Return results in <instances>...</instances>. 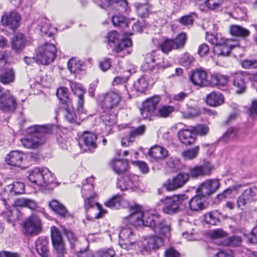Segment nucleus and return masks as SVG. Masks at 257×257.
Instances as JSON below:
<instances>
[{"label":"nucleus","instance_id":"3","mask_svg":"<svg viewBox=\"0 0 257 257\" xmlns=\"http://www.w3.org/2000/svg\"><path fill=\"white\" fill-rule=\"evenodd\" d=\"M28 179L38 186L47 187L56 183V177L47 168H36L29 172Z\"/></svg>","mask_w":257,"mask_h":257},{"label":"nucleus","instance_id":"10","mask_svg":"<svg viewBox=\"0 0 257 257\" xmlns=\"http://www.w3.org/2000/svg\"><path fill=\"white\" fill-rule=\"evenodd\" d=\"M24 232L28 235H36L42 230L41 220L36 216L32 215L23 222Z\"/></svg>","mask_w":257,"mask_h":257},{"label":"nucleus","instance_id":"33","mask_svg":"<svg viewBox=\"0 0 257 257\" xmlns=\"http://www.w3.org/2000/svg\"><path fill=\"white\" fill-rule=\"evenodd\" d=\"M125 201L123 199L121 196L116 195L105 203V205L110 208L117 209H119L121 206L124 207L123 204Z\"/></svg>","mask_w":257,"mask_h":257},{"label":"nucleus","instance_id":"41","mask_svg":"<svg viewBox=\"0 0 257 257\" xmlns=\"http://www.w3.org/2000/svg\"><path fill=\"white\" fill-rule=\"evenodd\" d=\"M110 165L112 170L118 174L126 172L128 166L127 162H111Z\"/></svg>","mask_w":257,"mask_h":257},{"label":"nucleus","instance_id":"16","mask_svg":"<svg viewBox=\"0 0 257 257\" xmlns=\"http://www.w3.org/2000/svg\"><path fill=\"white\" fill-rule=\"evenodd\" d=\"M17 107L15 98L10 92H4V95L1 98L0 110L5 112H14Z\"/></svg>","mask_w":257,"mask_h":257},{"label":"nucleus","instance_id":"25","mask_svg":"<svg viewBox=\"0 0 257 257\" xmlns=\"http://www.w3.org/2000/svg\"><path fill=\"white\" fill-rule=\"evenodd\" d=\"M181 142L185 145H190L194 143L195 140V134L190 129H181L178 132Z\"/></svg>","mask_w":257,"mask_h":257},{"label":"nucleus","instance_id":"55","mask_svg":"<svg viewBox=\"0 0 257 257\" xmlns=\"http://www.w3.org/2000/svg\"><path fill=\"white\" fill-rule=\"evenodd\" d=\"M194 58L189 53H184L181 57L180 62L186 67H189L194 62Z\"/></svg>","mask_w":257,"mask_h":257},{"label":"nucleus","instance_id":"17","mask_svg":"<svg viewBox=\"0 0 257 257\" xmlns=\"http://www.w3.org/2000/svg\"><path fill=\"white\" fill-rule=\"evenodd\" d=\"M162 66H163L161 64L160 59L158 58L157 51H153L151 53L147 54L142 68L144 71H148Z\"/></svg>","mask_w":257,"mask_h":257},{"label":"nucleus","instance_id":"40","mask_svg":"<svg viewBox=\"0 0 257 257\" xmlns=\"http://www.w3.org/2000/svg\"><path fill=\"white\" fill-rule=\"evenodd\" d=\"M174 46L173 40L169 39H166L159 44V48H160L162 52L166 54H168L173 49H175Z\"/></svg>","mask_w":257,"mask_h":257},{"label":"nucleus","instance_id":"11","mask_svg":"<svg viewBox=\"0 0 257 257\" xmlns=\"http://www.w3.org/2000/svg\"><path fill=\"white\" fill-rule=\"evenodd\" d=\"M21 17L16 11H11L5 13L1 17V23L4 26L15 30L20 25Z\"/></svg>","mask_w":257,"mask_h":257},{"label":"nucleus","instance_id":"38","mask_svg":"<svg viewBox=\"0 0 257 257\" xmlns=\"http://www.w3.org/2000/svg\"><path fill=\"white\" fill-rule=\"evenodd\" d=\"M228 40L226 41L225 43L221 45L219 47H216L213 51L215 55L218 56H227L229 55L232 47L228 44Z\"/></svg>","mask_w":257,"mask_h":257},{"label":"nucleus","instance_id":"45","mask_svg":"<svg viewBox=\"0 0 257 257\" xmlns=\"http://www.w3.org/2000/svg\"><path fill=\"white\" fill-rule=\"evenodd\" d=\"M68 68L71 73H79L82 70L81 64L80 61H77L75 59L72 58L68 62Z\"/></svg>","mask_w":257,"mask_h":257},{"label":"nucleus","instance_id":"18","mask_svg":"<svg viewBox=\"0 0 257 257\" xmlns=\"http://www.w3.org/2000/svg\"><path fill=\"white\" fill-rule=\"evenodd\" d=\"M231 80L236 93L242 94L246 90L247 76L243 72H236L232 75Z\"/></svg>","mask_w":257,"mask_h":257},{"label":"nucleus","instance_id":"31","mask_svg":"<svg viewBox=\"0 0 257 257\" xmlns=\"http://www.w3.org/2000/svg\"><path fill=\"white\" fill-rule=\"evenodd\" d=\"M229 32L230 34L233 36L242 38L246 37L250 34L248 30L236 25H231L229 28Z\"/></svg>","mask_w":257,"mask_h":257},{"label":"nucleus","instance_id":"9","mask_svg":"<svg viewBox=\"0 0 257 257\" xmlns=\"http://www.w3.org/2000/svg\"><path fill=\"white\" fill-rule=\"evenodd\" d=\"M160 101L158 96L149 98L143 103V107L140 109L142 117L144 119H151L152 116L157 114V107Z\"/></svg>","mask_w":257,"mask_h":257},{"label":"nucleus","instance_id":"32","mask_svg":"<svg viewBox=\"0 0 257 257\" xmlns=\"http://www.w3.org/2000/svg\"><path fill=\"white\" fill-rule=\"evenodd\" d=\"M15 77L14 69L11 68H6L0 75V82L4 84H8L13 82Z\"/></svg>","mask_w":257,"mask_h":257},{"label":"nucleus","instance_id":"54","mask_svg":"<svg viewBox=\"0 0 257 257\" xmlns=\"http://www.w3.org/2000/svg\"><path fill=\"white\" fill-rule=\"evenodd\" d=\"M223 4V0H206L204 5L208 9L214 10L220 7Z\"/></svg>","mask_w":257,"mask_h":257},{"label":"nucleus","instance_id":"53","mask_svg":"<svg viewBox=\"0 0 257 257\" xmlns=\"http://www.w3.org/2000/svg\"><path fill=\"white\" fill-rule=\"evenodd\" d=\"M85 204L84 206L86 209H88L92 207H93L94 205H96L98 209L99 210L100 212L102 213V209L101 206L98 203H96L93 198V195H91L90 196H88L87 197H85Z\"/></svg>","mask_w":257,"mask_h":257},{"label":"nucleus","instance_id":"36","mask_svg":"<svg viewBox=\"0 0 257 257\" xmlns=\"http://www.w3.org/2000/svg\"><path fill=\"white\" fill-rule=\"evenodd\" d=\"M208 236L213 239L218 240L219 245H223V240L226 239L227 233L222 229H218L210 231Z\"/></svg>","mask_w":257,"mask_h":257},{"label":"nucleus","instance_id":"35","mask_svg":"<svg viewBox=\"0 0 257 257\" xmlns=\"http://www.w3.org/2000/svg\"><path fill=\"white\" fill-rule=\"evenodd\" d=\"M93 180L94 178L91 177L86 179V180L83 182L81 193L83 198L93 195L92 193L93 190V186L92 184Z\"/></svg>","mask_w":257,"mask_h":257},{"label":"nucleus","instance_id":"48","mask_svg":"<svg viewBox=\"0 0 257 257\" xmlns=\"http://www.w3.org/2000/svg\"><path fill=\"white\" fill-rule=\"evenodd\" d=\"M174 43V47L175 49H179L182 48L186 41V35L184 33L179 34L174 39H172Z\"/></svg>","mask_w":257,"mask_h":257},{"label":"nucleus","instance_id":"1","mask_svg":"<svg viewBox=\"0 0 257 257\" xmlns=\"http://www.w3.org/2000/svg\"><path fill=\"white\" fill-rule=\"evenodd\" d=\"M130 210L127 219L131 224L135 226H148L160 235L152 236L147 240L141 250L142 254H149L153 250L158 249L163 244L162 236L169 237L170 235V227L165 219L157 213L143 212L142 207L138 204L131 206Z\"/></svg>","mask_w":257,"mask_h":257},{"label":"nucleus","instance_id":"62","mask_svg":"<svg viewBox=\"0 0 257 257\" xmlns=\"http://www.w3.org/2000/svg\"><path fill=\"white\" fill-rule=\"evenodd\" d=\"M132 42L131 40L128 39L122 40L116 47V52H120L125 50V49L130 47L132 46Z\"/></svg>","mask_w":257,"mask_h":257},{"label":"nucleus","instance_id":"37","mask_svg":"<svg viewBox=\"0 0 257 257\" xmlns=\"http://www.w3.org/2000/svg\"><path fill=\"white\" fill-rule=\"evenodd\" d=\"M56 95L59 101L63 106L69 105L72 103L71 99L69 98L67 89L65 87H61L57 89Z\"/></svg>","mask_w":257,"mask_h":257},{"label":"nucleus","instance_id":"60","mask_svg":"<svg viewBox=\"0 0 257 257\" xmlns=\"http://www.w3.org/2000/svg\"><path fill=\"white\" fill-rule=\"evenodd\" d=\"M212 80L213 82L218 85H224L228 82V77L221 75H213Z\"/></svg>","mask_w":257,"mask_h":257},{"label":"nucleus","instance_id":"57","mask_svg":"<svg viewBox=\"0 0 257 257\" xmlns=\"http://www.w3.org/2000/svg\"><path fill=\"white\" fill-rule=\"evenodd\" d=\"M145 131L146 126L145 125H141L138 127L132 129L130 133L129 136L130 138H132V139H133L137 137H139L144 135Z\"/></svg>","mask_w":257,"mask_h":257},{"label":"nucleus","instance_id":"26","mask_svg":"<svg viewBox=\"0 0 257 257\" xmlns=\"http://www.w3.org/2000/svg\"><path fill=\"white\" fill-rule=\"evenodd\" d=\"M49 206L60 217L66 218L70 216L69 212L64 205L57 200H52L50 201Z\"/></svg>","mask_w":257,"mask_h":257},{"label":"nucleus","instance_id":"63","mask_svg":"<svg viewBox=\"0 0 257 257\" xmlns=\"http://www.w3.org/2000/svg\"><path fill=\"white\" fill-rule=\"evenodd\" d=\"M241 66L245 69H254L257 68V60H248L245 59L241 61Z\"/></svg>","mask_w":257,"mask_h":257},{"label":"nucleus","instance_id":"14","mask_svg":"<svg viewBox=\"0 0 257 257\" xmlns=\"http://www.w3.org/2000/svg\"><path fill=\"white\" fill-rule=\"evenodd\" d=\"M100 7L105 10H115L120 13L125 12L127 6L126 0H100Z\"/></svg>","mask_w":257,"mask_h":257},{"label":"nucleus","instance_id":"20","mask_svg":"<svg viewBox=\"0 0 257 257\" xmlns=\"http://www.w3.org/2000/svg\"><path fill=\"white\" fill-rule=\"evenodd\" d=\"M189 174L180 173L172 181H170L167 186L168 190H173L184 186L189 180Z\"/></svg>","mask_w":257,"mask_h":257},{"label":"nucleus","instance_id":"50","mask_svg":"<svg viewBox=\"0 0 257 257\" xmlns=\"http://www.w3.org/2000/svg\"><path fill=\"white\" fill-rule=\"evenodd\" d=\"M54 247V257H65L66 250L64 243L53 244Z\"/></svg>","mask_w":257,"mask_h":257},{"label":"nucleus","instance_id":"29","mask_svg":"<svg viewBox=\"0 0 257 257\" xmlns=\"http://www.w3.org/2000/svg\"><path fill=\"white\" fill-rule=\"evenodd\" d=\"M63 108L64 111V117L68 122L70 123H78V117H79L78 120L81 119V116L79 114L77 115L75 113L72 103L63 106Z\"/></svg>","mask_w":257,"mask_h":257},{"label":"nucleus","instance_id":"5","mask_svg":"<svg viewBox=\"0 0 257 257\" xmlns=\"http://www.w3.org/2000/svg\"><path fill=\"white\" fill-rule=\"evenodd\" d=\"M119 245L125 249H136L139 246V236L135 228L128 227L122 228L119 234Z\"/></svg>","mask_w":257,"mask_h":257},{"label":"nucleus","instance_id":"7","mask_svg":"<svg viewBox=\"0 0 257 257\" xmlns=\"http://www.w3.org/2000/svg\"><path fill=\"white\" fill-rule=\"evenodd\" d=\"M98 100L103 111L109 113L118 106L121 97L117 93L110 91L100 96Z\"/></svg>","mask_w":257,"mask_h":257},{"label":"nucleus","instance_id":"24","mask_svg":"<svg viewBox=\"0 0 257 257\" xmlns=\"http://www.w3.org/2000/svg\"><path fill=\"white\" fill-rule=\"evenodd\" d=\"M149 155L156 160H165L169 156V153L165 148L156 145L151 148Z\"/></svg>","mask_w":257,"mask_h":257},{"label":"nucleus","instance_id":"8","mask_svg":"<svg viewBox=\"0 0 257 257\" xmlns=\"http://www.w3.org/2000/svg\"><path fill=\"white\" fill-rule=\"evenodd\" d=\"M160 101L158 96L149 98L143 103V107L140 109L142 117L144 119H151L152 116L157 114V107Z\"/></svg>","mask_w":257,"mask_h":257},{"label":"nucleus","instance_id":"4","mask_svg":"<svg viewBox=\"0 0 257 257\" xmlns=\"http://www.w3.org/2000/svg\"><path fill=\"white\" fill-rule=\"evenodd\" d=\"M188 199L186 195L179 194L161 199L160 202L165 206L163 208V212L172 214L179 212L185 207Z\"/></svg>","mask_w":257,"mask_h":257},{"label":"nucleus","instance_id":"28","mask_svg":"<svg viewBox=\"0 0 257 257\" xmlns=\"http://www.w3.org/2000/svg\"><path fill=\"white\" fill-rule=\"evenodd\" d=\"M48 242L45 237H39L35 241L36 249L42 257H48Z\"/></svg>","mask_w":257,"mask_h":257},{"label":"nucleus","instance_id":"21","mask_svg":"<svg viewBox=\"0 0 257 257\" xmlns=\"http://www.w3.org/2000/svg\"><path fill=\"white\" fill-rule=\"evenodd\" d=\"M70 86L74 94L77 97V111L79 113L83 114L84 111L83 108L84 104L83 97L85 92L83 90L79 84L70 82Z\"/></svg>","mask_w":257,"mask_h":257},{"label":"nucleus","instance_id":"39","mask_svg":"<svg viewBox=\"0 0 257 257\" xmlns=\"http://www.w3.org/2000/svg\"><path fill=\"white\" fill-rule=\"evenodd\" d=\"M133 186V182L129 176H125L122 179L119 180L117 183V187L121 191L131 189Z\"/></svg>","mask_w":257,"mask_h":257},{"label":"nucleus","instance_id":"46","mask_svg":"<svg viewBox=\"0 0 257 257\" xmlns=\"http://www.w3.org/2000/svg\"><path fill=\"white\" fill-rule=\"evenodd\" d=\"M112 22L113 25L115 27L124 28L128 26V24L125 18L120 15L113 16L112 18Z\"/></svg>","mask_w":257,"mask_h":257},{"label":"nucleus","instance_id":"44","mask_svg":"<svg viewBox=\"0 0 257 257\" xmlns=\"http://www.w3.org/2000/svg\"><path fill=\"white\" fill-rule=\"evenodd\" d=\"M51 233L52 244L64 243L62 235L56 227H51Z\"/></svg>","mask_w":257,"mask_h":257},{"label":"nucleus","instance_id":"64","mask_svg":"<svg viewBox=\"0 0 257 257\" xmlns=\"http://www.w3.org/2000/svg\"><path fill=\"white\" fill-rule=\"evenodd\" d=\"M248 242L252 244L257 243V225L254 227L251 232L247 235Z\"/></svg>","mask_w":257,"mask_h":257},{"label":"nucleus","instance_id":"61","mask_svg":"<svg viewBox=\"0 0 257 257\" xmlns=\"http://www.w3.org/2000/svg\"><path fill=\"white\" fill-rule=\"evenodd\" d=\"M135 85L139 91L143 92L147 88L148 83L146 78L142 76L135 83Z\"/></svg>","mask_w":257,"mask_h":257},{"label":"nucleus","instance_id":"30","mask_svg":"<svg viewBox=\"0 0 257 257\" xmlns=\"http://www.w3.org/2000/svg\"><path fill=\"white\" fill-rule=\"evenodd\" d=\"M6 190L12 194L15 195H20L25 191V185L21 182H15L6 187Z\"/></svg>","mask_w":257,"mask_h":257},{"label":"nucleus","instance_id":"22","mask_svg":"<svg viewBox=\"0 0 257 257\" xmlns=\"http://www.w3.org/2000/svg\"><path fill=\"white\" fill-rule=\"evenodd\" d=\"M189 209L194 212H199L205 209L207 206L205 198L196 195L192 197L188 202Z\"/></svg>","mask_w":257,"mask_h":257},{"label":"nucleus","instance_id":"51","mask_svg":"<svg viewBox=\"0 0 257 257\" xmlns=\"http://www.w3.org/2000/svg\"><path fill=\"white\" fill-rule=\"evenodd\" d=\"M102 120L105 125L112 126L116 122V114L115 113L104 114L102 116Z\"/></svg>","mask_w":257,"mask_h":257},{"label":"nucleus","instance_id":"23","mask_svg":"<svg viewBox=\"0 0 257 257\" xmlns=\"http://www.w3.org/2000/svg\"><path fill=\"white\" fill-rule=\"evenodd\" d=\"M28 41L22 33H17L12 38L11 46L13 51L20 53L25 47Z\"/></svg>","mask_w":257,"mask_h":257},{"label":"nucleus","instance_id":"59","mask_svg":"<svg viewBox=\"0 0 257 257\" xmlns=\"http://www.w3.org/2000/svg\"><path fill=\"white\" fill-rule=\"evenodd\" d=\"M192 130L194 134L196 133L199 136H205L209 132V128L207 126L201 124L192 127Z\"/></svg>","mask_w":257,"mask_h":257},{"label":"nucleus","instance_id":"27","mask_svg":"<svg viewBox=\"0 0 257 257\" xmlns=\"http://www.w3.org/2000/svg\"><path fill=\"white\" fill-rule=\"evenodd\" d=\"M224 98L220 92L213 91L206 97V102L210 106L217 107L224 103Z\"/></svg>","mask_w":257,"mask_h":257},{"label":"nucleus","instance_id":"42","mask_svg":"<svg viewBox=\"0 0 257 257\" xmlns=\"http://www.w3.org/2000/svg\"><path fill=\"white\" fill-rule=\"evenodd\" d=\"M135 6L137 13L140 17L145 18L149 16L151 7L148 3L144 4H137Z\"/></svg>","mask_w":257,"mask_h":257},{"label":"nucleus","instance_id":"15","mask_svg":"<svg viewBox=\"0 0 257 257\" xmlns=\"http://www.w3.org/2000/svg\"><path fill=\"white\" fill-rule=\"evenodd\" d=\"M219 183L217 180H208L201 184L197 190V194L203 197L206 200L207 197L214 192L219 187Z\"/></svg>","mask_w":257,"mask_h":257},{"label":"nucleus","instance_id":"47","mask_svg":"<svg viewBox=\"0 0 257 257\" xmlns=\"http://www.w3.org/2000/svg\"><path fill=\"white\" fill-rule=\"evenodd\" d=\"M25 157L26 155L20 151H13L7 155L5 161H22Z\"/></svg>","mask_w":257,"mask_h":257},{"label":"nucleus","instance_id":"56","mask_svg":"<svg viewBox=\"0 0 257 257\" xmlns=\"http://www.w3.org/2000/svg\"><path fill=\"white\" fill-rule=\"evenodd\" d=\"M199 147L198 146L182 152V155L185 159H193L198 154Z\"/></svg>","mask_w":257,"mask_h":257},{"label":"nucleus","instance_id":"58","mask_svg":"<svg viewBox=\"0 0 257 257\" xmlns=\"http://www.w3.org/2000/svg\"><path fill=\"white\" fill-rule=\"evenodd\" d=\"M241 187V185H237L229 187L224 191L222 193L219 194L217 196V198L219 200H222L229 196L232 193L233 190H237Z\"/></svg>","mask_w":257,"mask_h":257},{"label":"nucleus","instance_id":"49","mask_svg":"<svg viewBox=\"0 0 257 257\" xmlns=\"http://www.w3.org/2000/svg\"><path fill=\"white\" fill-rule=\"evenodd\" d=\"M174 111V107L172 106H163L157 112L156 115L161 117H167Z\"/></svg>","mask_w":257,"mask_h":257},{"label":"nucleus","instance_id":"52","mask_svg":"<svg viewBox=\"0 0 257 257\" xmlns=\"http://www.w3.org/2000/svg\"><path fill=\"white\" fill-rule=\"evenodd\" d=\"M166 170L172 173L176 172L182 168V165L180 162H165Z\"/></svg>","mask_w":257,"mask_h":257},{"label":"nucleus","instance_id":"43","mask_svg":"<svg viewBox=\"0 0 257 257\" xmlns=\"http://www.w3.org/2000/svg\"><path fill=\"white\" fill-rule=\"evenodd\" d=\"M242 238L240 236L234 235L230 237L227 236L226 239L223 240V245L237 246L241 244Z\"/></svg>","mask_w":257,"mask_h":257},{"label":"nucleus","instance_id":"12","mask_svg":"<svg viewBox=\"0 0 257 257\" xmlns=\"http://www.w3.org/2000/svg\"><path fill=\"white\" fill-rule=\"evenodd\" d=\"M189 79L195 85L201 87L207 86L210 84L206 72L201 69L192 71Z\"/></svg>","mask_w":257,"mask_h":257},{"label":"nucleus","instance_id":"19","mask_svg":"<svg viewBox=\"0 0 257 257\" xmlns=\"http://www.w3.org/2000/svg\"><path fill=\"white\" fill-rule=\"evenodd\" d=\"M255 188H250L244 191L237 199V206L241 210L245 208L247 204L256 196Z\"/></svg>","mask_w":257,"mask_h":257},{"label":"nucleus","instance_id":"13","mask_svg":"<svg viewBox=\"0 0 257 257\" xmlns=\"http://www.w3.org/2000/svg\"><path fill=\"white\" fill-rule=\"evenodd\" d=\"M96 140L97 137L95 134L85 132L80 139L79 145L84 151L88 149L90 151L92 152L97 147Z\"/></svg>","mask_w":257,"mask_h":257},{"label":"nucleus","instance_id":"2","mask_svg":"<svg viewBox=\"0 0 257 257\" xmlns=\"http://www.w3.org/2000/svg\"><path fill=\"white\" fill-rule=\"evenodd\" d=\"M52 130L50 125L31 126L27 128L29 135L21 139L22 145L28 149H36L45 142L43 135Z\"/></svg>","mask_w":257,"mask_h":257},{"label":"nucleus","instance_id":"6","mask_svg":"<svg viewBox=\"0 0 257 257\" xmlns=\"http://www.w3.org/2000/svg\"><path fill=\"white\" fill-rule=\"evenodd\" d=\"M56 48L54 45L46 43L39 46L36 55V63L48 65L55 58Z\"/></svg>","mask_w":257,"mask_h":257},{"label":"nucleus","instance_id":"34","mask_svg":"<svg viewBox=\"0 0 257 257\" xmlns=\"http://www.w3.org/2000/svg\"><path fill=\"white\" fill-rule=\"evenodd\" d=\"M14 204L16 206L27 207L32 210L35 209L37 207V204L34 200L25 198H20L16 199L15 201Z\"/></svg>","mask_w":257,"mask_h":257}]
</instances>
